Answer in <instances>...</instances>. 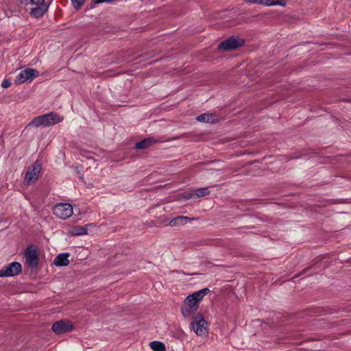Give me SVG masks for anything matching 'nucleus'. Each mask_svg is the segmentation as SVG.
Masks as SVG:
<instances>
[{
  "mask_svg": "<svg viewBox=\"0 0 351 351\" xmlns=\"http://www.w3.org/2000/svg\"><path fill=\"white\" fill-rule=\"evenodd\" d=\"M150 347L154 351H165L166 348L163 343L160 341H152L150 343Z\"/></svg>",
  "mask_w": 351,
  "mask_h": 351,
  "instance_id": "obj_18",
  "label": "nucleus"
},
{
  "mask_svg": "<svg viewBox=\"0 0 351 351\" xmlns=\"http://www.w3.org/2000/svg\"><path fill=\"white\" fill-rule=\"evenodd\" d=\"M244 40L237 36H232L230 38L221 42L219 48L223 50L234 49L239 47L243 45Z\"/></svg>",
  "mask_w": 351,
  "mask_h": 351,
  "instance_id": "obj_7",
  "label": "nucleus"
},
{
  "mask_svg": "<svg viewBox=\"0 0 351 351\" xmlns=\"http://www.w3.org/2000/svg\"><path fill=\"white\" fill-rule=\"evenodd\" d=\"M30 1L33 4H42L45 3V0H30Z\"/></svg>",
  "mask_w": 351,
  "mask_h": 351,
  "instance_id": "obj_23",
  "label": "nucleus"
},
{
  "mask_svg": "<svg viewBox=\"0 0 351 351\" xmlns=\"http://www.w3.org/2000/svg\"><path fill=\"white\" fill-rule=\"evenodd\" d=\"M11 85V82L9 80H4L1 84L3 88H9Z\"/></svg>",
  "mask_w": 351,
  "mask_h": 351,
  "instance_id": "obj_22",
  "label": "nucleus"
},
{
  "mask_svg": "<svg viewBox=\"0 0 351 351\" xmlns=\"http://www.w3.org/2000/svg\"><path fill=\"white\" fill-rule=\"evenodd\" d=\"M73 5L76 9H79L85 2V0H71Z\"/></svg>",
  "mask_w": 351,
  "mask_h": 351,
  "instance_id": "obj_20",
  "label": "nucleus"
},
{
  "mask_svg": "<svg viewBox=\"0 0 351 351\" xmlns=\"http://www.w3.org/2000/svg\"><path fill=\"white\" fill-rule=\"evenodd\" d=\"M42 165L36 161L34 164L28 167L25 177V182L27 184L30 185L34 183L40 173Z\"/></svg>",
  "mask_w": 351,
  "mask_h": 351,
  "instance_id": "obj_5",
  "label": "nucleus"
},
{
  "mask_svg": "<svg viewBox=\"0 0 351 351\" xmlns=\"http://www.w3.org/2000/svg\"><path fill=\"white\" fill-rule=\"evenodd\" d=\"M247 3L258 4L264 6H271V0H244Z\"/></svg>",
  "mask_w": 351,
  "mask_h": 351,
  "instance_id": "obj_19",
  "label": "nucleus"
},
{
  "mask_svg": "<svg viewBox=\"0 0 351 351\" xmlns=\"http://www.w3.org/2000/svg\"><path fill=\"white\" fill-rule=\"evenodd\" d=\"M193 219L184 216H178L169 221V226L171 227L184 225L191 222Z\"/></svg>",
  "mask_w": 351,
  "mask_h": 351,
  "instance_id": "obj_14",
  "label": "nucleus"
},
{
  "mask_svg": "<svg viewBox=\"0 0 351 351\" xmlns=\"http://www.w3.org/2000/svg\"><path fill=\"white\" fill-rule=\"evenodd\" d=\"M38 76V72L31 68H27L22 70L16 76V82L17 84H22L26 81H32L34 78Z\"/></svg>",
  "mask_w": 351,
  "mask_h": 351,
  "instance_id": "obj_8",
  "label": "nucleus"
},
{
  "mask_svg": "<svg viewBox=\"0 0 351 351\" xmlns=\"http://www.w3.org/2000/svg\"><path fill=\"white\" fill-rule=\"evenodd\" d=\"M52 330L56 334H62L73 330V324L68 320H60L52 326Z\"/></svg>",
  "mask_w": 351,
  "mask_h": 351,
  "instance_id": "obj_9",
  "label": "nucleus"
},
{
  "mask_svg": "<svg viewBox=\"0 0 351 351\" xmlns=\"http://www.w3.org/2000/svg\"><path fill=\"white\" fill-rule=\"evenodd\" d=\"M25 260L29 267L34 268L38 265V256L37 250L34 247H27L25 252Z\"/></svg>",
  "mask_w": 351,
  "mask_h": 351,
  "instance_id": "obj_10",
  "label": "nucleus"
},
{
  "mask_svg": "<svg viewBox=\"0 0 351 351\" xmlns=\"http://www.w3.org/2000/svg\"><path fill=\"white\" fill-rule=\"evenodd\" d=\"M53 213L61 219L69 218L73 213V208L69 203H59L54 206Z\"/></svg>",
  "mask_w": 351,
  "mask_h": 351,
  "instance_id": "obj_4",
  "label": "nucleus"
},
{
  "mask_svg": "<svg viewBox=\"0 0 351 351\" xmlns=\"http://www.w3.org/2000/svg\"><path fill=\"white\" fill-rule=\"evenodd\" d=\"M69 253L60 254L55 258L53 263L57 266H66L69 264Z\"/></svg>",
  "mask_w": 351,
  "mask_h": 351,
  "instance_id": "obj_16",
  "label": "nucleus"
},
{
  "mask_svg": "<svg viewBox=\"0 0 351 351\" xmlns=\"http://www.w3.org/2000/svg\"><path fill=\"white\" fill-rule=\"evenodd\" d=\"M157 142H158V139H156L154 137H149L138 143H136L135 147L139 149H145Z\"/></svg>",
  "mask_w": 351,
  "mask_h": 351,
  "instance_id": "obj_15",
  "label": "nucleus"
},
{
  "mask_svg": "<svg viewBox=\"0 0 351 351\" xmlns=\"http://www.w3.org/2000/svg\"><path fill=\"white\" fill-rule=\"evenodd\" d=\"M36 5L37 6L31 10L30 15L34 18L38 19L42 17L43 14L47 11L48 5L47 3Z\"/></svg>",
  "mask_w": 351,
  "mask_h": 351,
  "instance_id": "obj_13",
  "label": "nucleus"
},
{
  "mask_svg": "<svg viewBox=\"0 0 351 351\" xmlns=\"http://www.w3.org/2000/svg\"><path fill=\"white\" fill-rule=\"evenodd\" d=\"M22 267L18 262L11 263L0 270V278L10 277L19 274L21 272Z\"/></svg>",
  "mask_w": 351,
  "mask_h": 351,
  "instance_id": "obj_6",
  "label": "nucleus"
},
{
  "mask_svg": "<svg viewBox=\"0 0 351 351\" xmlns=\"http://www.w3.org/2000/svg\"><path fill=\"white\" fill-rule=\"evenodd\" d=\"M190 327L197 336H204L208 332V324L202 314L193 317Z\"/></svg>",
  "mask_w": 351,
  "mask_h": 351,
  "instance_id": "obj_3",
  "label": "nucleus"
},
{
  "mask_svg": "<svg viewBox=\"0 0 351 351\" xmlns=\"http://www.w3.org/2000/svg\"><path fill=\"white\" fill-rule=\"evenodd\" d=\"M210 193L208 188L204 187L197 189L192 192H187L184 195V198L186 199H191L193 197H201L208 195Z\"/></svg>",
  "mask_w": 351,
  "mask_h": 351,
  "instance_id": "obj_12",
  "label": "nucleus"
},
{
  "mask_svg": "<svg viewBox=\"0 0 351 351\" xmlns=\"http://www.w3.org/2000/svg\"><path fill=\"white\" fill-rule=\"evenodd\" d=\"M271 6L273 5H280V6H285L286 5V1L285 0H277L274 1L271 0Z\"/></svg>",
  "mask_w": 351,
  "mask_h": 351,
  "instance_id": "obj_21",
  "label": "nucleus"
},
{
  "mask_svg": "<svg viewBox=\"0 0 351 351\" xmlns=\"http://www.w3.org/2000/svg\"><path fill=\"white\" fill-rule=\"evenodd\" d=\"M94 223H88L84 226H75L69 231V234L71 236H82L88 233L89 231H92V229L95 228Z\"/></svg>",
  "mask_w": 351,
  "mask_h": 351,
  "instance_id": "obj_11",
  "label": "nucleus"
},
{
  "mask_svg": "<svg viewBox=\"0 0 351 351\" xmlns=\"http://www.w3.org/2000/svg\"><path fill=\"white\" fill-rule=\"evenodd\" d=\"M209 291L208 289L205 288L188 295L181 306L182 315L185 318L193 315L197 311L200 301Z\"/></svg>",
  "mask_w": 351,
  "mask_h": 351,
  "instance_id": "obj_1",
  "label": "nucleus"
},
{
  "mask_svg": "<svg viewBox=\"0 0 351 351\" xmlns=\"http://www.w3.org/2000/svg\"><path fill=\"white\" fill-rule=\"evenodd\" d=\"M63 120V116L56 112H50L35 117L27 126H34L36 128H38L40 126L49 127L60 123Z\"/></svg>",
  "mask_w": 351,
  "mask_h": 351,
  "instance_id": "obj_2",
  "label": "nucleus"
},
{
  "mask_svg": "<svg viewBox=\"0 0 351 351\" xmlns=\"http://www.w3.org/2000/svg\"><path fill=\"white\" fill-rule=\"evenodd\" d=\"M196 119L198 121L205 123H215L217 120L216 115L207 113L199 115L197 117Z\"/></svg>",
  "mask_w": 351,
  "mask_h": 351,
  "instance_id": "obj_17",
  "label": "nucleus"
}]
</instances>
